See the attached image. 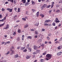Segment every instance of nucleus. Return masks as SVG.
Returning a JSON list of instances; mask_svg holds the SVG:
<instances>
[{
  "label": "nucleus",
  "instance_id": "f257e3e1",
  "mask_svg": "<svg viewBox=\"0 0 62 62\" xmlns=\"http://www.w3.org/2000/svg\"><path fill=\"white\" fill-rule=\"evenodd\" d=\"M52 56V55L51 54H47L46 55V57H47L46 59V60H49L50 59H51V57Z\"/></svg>",
  "mask_w": 62,
  "mask_h": 62
},
{
  "label": "nucleus",
  "instance_id": "f03ea898",
  "mask_svg": "<svg viewBox=\"0 0 62 62\" xmlns=\"http://www.w3.org/2000/svg\"><path fill=\"white\" fill-rule=\"evenodd\" d=\"M9 25L8 24H7L6 25V28H4V29H8L9 28Z\"/></svg>",
  "mask_w": 62,
  "mask_h": 62
},
{
  "label": "nucleus",
  "instance_id": "7ed1b4c3",
  "mask_svg": "<svg viewBox=\"0 0 62 62\" xmlns=\"http://www.w3.org/2000/svg\"><path fill=\"white\" fill-rule=\"evenodd\" d=\"M55 22L56 23H59L60 22V21L58 20V19L57 18H55Z\"/></svg>",
  "mask_w": 62,
  "mask_h": 62
},
{
  "label": "nucleus",
  "instance_id": "20e7f679",
  "mask_svg": "<svg viewBox=\"0 0 62 62\" xmlns=\"http://www.w3.org/2000/svg\"><path fill=\"white\" fill-rule=\"evenodd\" d=\"M62 52L61 51H60L57 53V55H58V56H61V54H62Z\"/></svg>",
  "mask_w": 62,
  "mask_h": 62
},
{
  "label": "nucleus",
  "instance_id": "39448f33",
  "mask_svg": "<svg viewBox=\"0 0 62 62\" xmlns=\"http://www.w3.org/2000/svg\"><path fill=\"white\" fill-rule=\"evenodd\" d=\"M31 58V55H27L26 56V59H28L30 58Z\"/></svg>",
  "mask_w": 62,
  "mask_h": 62
},
{
  "label": "nucleus",
  "instance_id": "423d86ee",
  "mask_svg": "<svg viewBox=\"0 0 62 62\" xmlns=\"http://www.w3.org/2000/svg\"><path fill=\"white\" fill-rule=\"evenodd\" d=\"M62 46H59L57 47V49H58V50H60L61 49H62Z\"/></svg>",
  "mask_w": 62,
  "mask_h": 62
},
{
  "label": "nucleus",
  "instance_id": "0eeeda50",
  "mask_svg": "<svg viewBox=\"0 0 62 62\" xmlns=\"http://www.w3.org/2000/svg\"><path fill=\"white\" fill-rule=\"evenodd\" d=\"M34 50H37L38 48V47L37 46L34 45Z\"/></svg>",
  "mask_w": 62,
  "mask_h": 62
},
{
  "label": "nucleus",
  "instance_id": "6e6552de",
  "mask_svg": "<svg viewBox=\"0 0 62 62\" xmlns=\"http://www.w3.org/2000/svg\"><path fill=\"white\" fill-rule=\"evenodd\" d=\"M51 22V20H46L45 22V23H49V22Z\"/></svg>",
  "mask_w": 62,
  "mask_h": 62
},
{
  "label": "nucleus",
  "instance_id": "1a4fd4ad",
  "mask_svg": "<svg viewBox=\"0 0 62 62\" xmlns=\"http://www.w3.org/2000/svg\"><path fill=\"white\" fill-rule=\"evenodd\" d=\"M40 16L42 18H43V17H44V15H43V14H40Z\"/></svg>",
  "mask_w": 62,
  "mask_h": 62
},
{
  "label": "nucleus",
  "instance_id": "9d476101",
  "mask_svg": "<svg viewBox=\"0 0 62 62\" xmlns=\"http://www.w3.org/2000/svg\"><path fill=\"white\" fill-rule=\"evenodd\" d=\"M23 3L25 4L26 3V0H22L21 1Z\"/></svg>",
  "mask_w": 62,
  "mask_h": 62
},
{
  "label": "nucleus",
  "instance_id": "9b49d317",
  "mask_svg": "<svg viewBox=\"0 0 62 62\" xmlns=\"http://www.w3.org/2000/svg\"><path fill=\"white\" fill-rule=\"evenodd\" d=\"M28 27V25L27 24H26L24 25V28H27Z\"/></svg>",
  "mask_w": 62,
  "mask_h": 62
},
{
  "label": "nucleus",
  "instance_id": "f8f14e48",
  "mask_svg": "<svg viewBox=\"0 0 62 62\" xmlns=\"http://www.w3.org/2000/svg\"><path fill=\"white\" fill-rule=\"evenodd\" d=\"M25 47H21V49L22 51L23 50H24V49H25Z\"/></svg>",
  "mask_w": 62,
  "mask_h": 62
},
{
  "label": "nucleus",
  "instance_id": "ddd939ff",
  "mask_svg": "<svg viewBox=\"0 0 62 62\" xmlns=\"http://www.w3.org/2000/svg\"><path fill=\"white\" fill-rule=\"evenodd\" d=\"M36 16L37 17L39 16V12H38L37 13Z\"/></svg>",
  "mask_w": 62,
  "mask_h": 62
},
{
  "label": "nucleus",
  "instance_id": "4468645a",
  "mask_svg": "<svg viewBox=\"0 0 62 62\" xmlns=\"http://www.w3.org/2000/svg\"><path fill=\"white\" fill-rule=\"evenodd\" d=\"M41 41H42V40L41 39H39L38 40L39 43H40Z\"/></svg>",
  "mask_w": 62,
  "mask_h": 62
},
{
  "label": "nucleus",
  "instance_id": "2eb2a0df",
  "mask_svg": "<svg viewBox=\"0 0 62 62\" xmlns=\"http://www.w3.org/2000/svg\"><path fill=\"white\" fill-rule=\"evenodd\" d=\"M11 51H12V53H11L12 54H15L14 51L13 50H11Z\"/></svg>",
  "mask_w": 62,
  "mask_h": 62
},
{
  "label": "nucleus",
  "instance_id": "dca6fc26",
  "mask_svg": "<svg viewBox=\"0 0 62 62\" xmlns=\"http://www.w3.org/2000/svg\"><path fill=\"white\" fill-rule=\"evenodd\" d=\"M39 52H40V50H37L36 51V53L37 54L39 53Z\"/></svg>",
  "mask_w": 62,
  "mask_h": 62
},
{
  "label": "nucleus",
  "instance_id": "f3484780",
  "mask_svg": "<svg viewBox=\"0 0 62 62\" xmlns=\"http://www.w3.org/2000/svg\"><path fill=\"white\" fill-rule=\"evenodd\" d=\"M5 24V23H4L0 25V27H2V26H3V25H4V24Z\"/></svg>",
  "mask_w": 62,
  "mask_h": 62
},
{
  "label": "nucleus",
  "instance_id": "a211bd4d",
  "mask_svg": "<svg viewBox=\"0 0 62 62\" xmlns=\"http://www.w3.org/2000/svg\"><path fill=\"white\" fill-rule=\"evenodd\" d=\"M35 33L36 35H38L39 34V32H38L37 31H35Z\"/></svg>",
  "mask_w": 62,
  "mask_h": 62
},
{
  "label": "nucleus",
  "instance_id": "6ab92c4d",
  "mask_svg": "<svg viewBox=\"0 0 62 62\" xmlns=\"http://www.w3.org/2000/svg\"><path fill=\"white\" fill-rule=\"evenodd\" d=\"M32 4L33 5H35V2H34L32 1Z\"/></svg>",
  "mask_w": 62,
  "mask_h": 62
},
{
  "label": "nucleus",
  "instance_id": "aec40b11",
  "mask_svg": "<svg viewBox=\"0 0 62 62\" xmlns=\"http://www.w3.org/2000/svg\"><path fill=\"white\" fill-rule=\"evenodd\" d=\"M35 30H36V28H34V29H31V31H35Z\"/></svg>",
  "mask_w": 62,
  "mask_h": 62
},
{
  "label": "nucleus",
  "instance_id": "412c9836",
  "mask_svg": "<svg viewBox=\"0 0 62 62\" xmlns=\"http://www.w3.org/2000/svg\"><path fill=\"white\" fill-rule=\"evenodd\" d=\"M51 5H48V6H46V8H50V7H51Z\"/></svg>",
  "mask_w": 62,
  "mask_h": 62
},
{
  "label": "nucleus",
  "instance_id": "4be33fe9",
  "mask_svg": "<svg viewBox=\"0 0 62 62\" xmlns=\"http://www.w3.org/2000/svg\"><path fill=\"white\" fill-rule=\"evenodd\" d=\"M19 57V56L18 55V54H17L15 55V57L16 58H18Z\"/></svg>",
  "mask_w": 62,
  "mask_h": 62
},
{
  "label": "nucleus",
  "instance_id": "5701e85b",
  "mask_svg": "<svg viewBox=\"0 0 62 62\" xmlns=\"http://www.w3.org/2000/svg\"><path fill=\"white\" fill-rule=\"evenodd\" d=\"M52 24L53 26H55V23L54 22L52 23Z\"/></svg>",
  "mask_w": 62,
  "mask_h": 62
},
{
  "label": "nucleus",
  "instance_id": "b1692460",
  "mask_svg": "<svg viewBox=\"0 0 62 62\" xmlns=\"http://www.w3.org/2000/svg\"><path fill=\"white\" fill-rule=\"evenodd\" d=\"M44 25L45 26H48V24L47 23H44Z\"/></svg>",
  "mask_w": 62,
  "mask_h": 62
},
{
  "label": "nucleus",
  "instance_id": "393cba45",
  "mask_svg": "<svg viewBox=\"0 0 62 62\" xmlns=\"http://www.w3.org/2000/svg\"><path fill=\"white\" fill-rule=\"evenodd\" d=\"M48 25L49 27H51L52 26V24H48Z\"/></svg>",
  "mask_w": 62,
  "mask_h": 62
},
{
  "label": "nucleus",
  "instance_id": "a878e982",
  "mask_svg": "<svg viewBox=\"0 0 62 62\" xmlns=\"http://www.w3.org/2000/svg\"><path fill=\"white\" fill-rule=\"evenodd\" d=\"M29 50H30V51L31 52V51L32 50H31V48H30L29 47L28 48Z\"/></svg>",
  "mask_w": 62,
  "mask_h": 62
},
{
  "label": "nucleus",
  "instance_id": "bb28decb",
  "mask_svg": "<svg viewBox=\"0 0 62 62\" xmlns=\"http://www.w3.org/2000/svg\"><path fill=\"white\" fill-rule=\"evenodd\" d=\"M28 39H31L32 37L31 36H29L27 37Z\"/></svg>",
  "mask_w": 62,
  "mask_h": 62
},
{
  "label": "nucleus",
  "instance_id": "cd10ccee",
  "mask_svg": "<svg viewBox=\"0 0 62 62\" xmlns=\"http://www.w3.org/2000/svg\"><path fill=\"white\" fill-rule=\"evenodd\" d=\"M47 5L46 4H45L43 5V7L44 8H45L46 7H47Z\"/></svg>",
  "mask_w": 62,
  "mask_h": 62
},
{
  "label": "nucleus",
  "instance_id": "c85d7f7f",
  "mask_svg": "<svg viewBox=\"0 0 62 62\" xmlns=\"http://www.w3.org/2000/svg\"><path fill=\"white\" fill-rule=\"evenodd\" d=\"M46 52H45V53H43V55H45L46 54Z\"/></svg>",
  "mask_w": 62,
  "mask_h": 62
},
{
  "label": "nucleus",
  "instance_id": "c756f323",
  "mask_svg": "<svg viewBox=\"0 0 62 62\" xmlns=\"http://www.w3.org/2000/svg\"><path fill=\"white\" fill-rule=\"evenodd\" d=\"M23 52H27V49H25L24 50H23Z\"/></svg>",
  "mask_w": 62,
  "mask_h": 62
},
{
  "label": "nucleus",
  "instance_id": "7c9ffc66",
  "mask_svg": "<svg viewBox=\"0 0 62 62\" xmlns=\"http://www.w3.org/2000/svg\"><path fill=\"white\" fill-rule=\"evenodd\" d=\"M17 40L18 41H20V38H17Z\"/></svg>",
  "mask_w": 62,
  "mask_h": 62
},
{
  "label": "nucleus",
  "instance_id": "2f4dec72",
  "mask_svg": "<svg viewBox=\"0 0 62 62\" xmlns=\"http://www.w3.org/2000/svg\"><path fill=\"white\" fill-rule=\"evenodd\" d=\"M52 35V34L51 33H50L49 34H48V36L49 37H51Z\"/></svg>",
  "mask_w": 62,
  "mask_h": 62
},
{
  "label": "nucleus",
  "instance_id": "473e14b6",
  "mask_svg": "<svg viewBox=\"0 0 62 62\" xmlns=\"http://www.w3.org/2000/svg\"><path fill=\"white\" fill-rule=\"evenodd\" d=\"M10 54V51H8V53L6 54H7V55L8 54Z\"/></svg>",
  "mask_w": 62,
  "mask_h": 62
},
{
  "label": "nucleus",
  "instance_id": "72a5a7b5",
  "mask_svg": "<svg viewBox=\"0 0 62 62\" xmlns=\"http://www.w3.org/2000/svg\"><path fill=\"white\" fill-rule=\"evenodd\" d=\"M33 12H35L36 11V10L32 9L31 10Z\"/></svg>",
  "mask_w": 62,
  "mask_h": 62
},
{
  "label": "nucleus",
  "instance_id": "f704fd0d",
  "mask_svg": "<svg viewBox=\"0 0 62 62\" xmlns=\"http://www.w3.org/2000/svg\"><path fill=\"white\" fill-rule=\"evenodd\" d=\"M1 10H2V11H5V9L4 8H2L1 9Z\"/></svg>",
  "mask_w": 62,
  "mask_h": 62
},
{
  "label": "nucleus",
  "instance_id": "c9c22d12",
  "mask_svg": "<svg viewBox=\"0 0 62 62\" xmlns=\"http://www.w3.org/2000/svg\"><path fill=\"white\" fill-rule=\"evenodd\" d=\"M14 4H16V0H14Z\"/></svg>",
  "mask_w": 62,
  "mask_h": 62
},
{
  "label": "nucleus",
  "instance_id": "e433bc0d",
  "mask_svg": "<svg viewBox=\"0 0 62 62\" xmlns=\"http://www.w3.org/2000/svg\"><path fill=\"white\" fill-rule=\"evenodd\" d=\"M20 12V8H18V12Z\"/></svg>",
  "mask_w": 62,
  "mask_h": 62
},
{
  "label": "nucleus",
  "instance_id": "4c0bfd02",
  "mask_svg": "<svg viewBox=\"0 0 62 62\" xmlns=\"http://www.w3.org/2000/svg\"><path fill=\"white\" fill-rule=\"evenodd\" d=\"M52 10H50L49 11V14H51V12H52Z\"/></svg>",
  "mask_w": 62,
  "mask_h": 62
},
{
  "label": "nucleus",
  "instance_id": "58836bf2",
  "mask_svg": "<svg viewBox=\"0 0 62 62\" xmlns=\"http://www.w3.org/2000/svg\"><path fill=\"white\" fill-rule=\"evenodd\" d=\"M22 20H23L24 21H26V19L24 18H22Z\"/></svg>",
  "mask_w": 62,
  "mask_h": 62
},
{
  "label": "nucleus",
  "instance_id": "ea45409f",
  "mask_svg": "<svg viewBox=\"0 0 62 62\" xmlns=\"http://www.w3.org/2000/svg\"><path fill=\"white\" fill-rule=\"evenodd\" d=\"M40 62H44V59H42L40 60Z\"/></svg>",
  "mask_w": 62,
  "mask_h": 62
},
{
  "label": "nucleus",
  "instance_id": "a19ab883",
  "mask_svg": "<svg viewBox=\"0 0 62 62\" xmlns=\"http://www.w3.org/2000/svg\"><path fill=\"white\" fill-rule=\"evenodd\" d=\"M9 12H12V9H10L9 10Z\"/></svg>",
  "mask_w": 62,
  "mask_h": 62
},
{
  "label": "nucleus",
  "instance_id": "79ce46f5",
  "mask_svg": "<svg viewBox=\"0 0 62 62\" xmlns=\"http://www.w3.org/2000/svg\"><path fill=\"white\" fill-rule=\"evenodd\" d=\"M18 33H21V30H18Z\"/></svg>",
  "mask_w": 62,
  "mask_h": 62
},
{
  "label": "nucleus",
  "instance_id": "37998d69",
  "mask_svg": "<svg viewBox=\"0 0 62 62\" xmlns=\"http://www.w3.org/2000/svg\"><path fill=\"white\" fill-rule=\"evenodd\" d=\"M33 54H37V52H34L33 53Z\"/></svg>",
  "mask_w": 62,
  "mask_h": 62
},
{
  "label": "nucleus",
  "instance_id": "c03bdc74",
  "mask_svg": "<svg viewBox=\"0 0 62 62\" xmlns=\"http://www.w3.org/2000/svg\"><path fill=\"white\" fill-rule=\"evenodd\" d=\"M45 46V45L44 44H43L41 45V46H42V47H44Z\"/></svg>",
  "mask_w": 62,
  "mask_h": 62
},
{
  "label": "nucleus",
  "instance_id": "a18cd8bd",
  "mask_svg": "<svg viewBox=\"0 0 62 62\" xmlns=\"http://www.w3.org/2000/svg\"><path fill=\"white\" fill-rule=\"evenodd\" d=\"M47 39H48V40H49L50 39V38H49V37L48 36L47 37Z\"/></svg>",
  "mask_w": 62,
  "mask_h": 62
},
{
  "label": "nucleus",
  "instance_id": "49530a36",
  "mask_svg": "<svg viewBox=\"0 0 62 62\" xmlns=\"http://www.w3.org/2000/svg\"><path fill=\"white\" fill-rule=\"evenodd\" d=\"M29 44H28L27 45V46L26 47V48H27H27H29Z\"/></svg>",
  "mask_w": 62,
  "mask_h": 62
},
{
  "label": "nucleus",
  "instance_id": "de8ad7c7",
  "mask_svg": "<svg viewBox=\"0 0 62 62\" xmlns=\"http://www.w3.org/2000/svg\"><path fill=\"white\" fill-rule=\"evenodd\" d=\"M25 14H27V15H28V11H26V12Z\"/></svg>",
  "mask_w": 62,
  "mask_h": 62
},
{
  "label": "nucleus",
  "instance_id": "09e8293b",
  "mask_svg": "<svg viewBox=\"0 0 62 62\" xmlns=\"http://www.w3.org/2000/svg\"><path fill=\"white\" fill-rule=\"evenodd\" d=\"M60 12V10H57L56 11V12H57V13H58Z\"/></svg>",
  "mask_w": 62,
  "mask_h": 62
},
{
  "label": "nucleus",
  "instance_id": "8fccbe9b",
  "mask_svg": "<svg viewBox=\"0 0 62 62\" xmlns=\"http://www.w3.org/2000/svg\"><path fill=\"white\" fill-rule=\"evenodd\" d=\"M10 8H8L7 9V10H8V11L10 10Z\"/></svg>",
  "mask_w": 62,
  "mask_h": 62
},
{
  "label": "nucleus",
  "instance_id": "3c124183",
  "mask_svg": "<svg viewBox=\"0 0 62 62\" xmlns=\"http://www.w3.org/2000/svg\"><path fill=\"white\" fill-rule=\"evenodd\" d=\"M29 3L28 2H26V5H25L26 6H27V5H28Z\"/></svg>",
  "mask_w": 62,
  "mask_h": 62
},
{
  "label": "nucleus",
  "instance_id": "603ef678",
  "mask_svg": "<svg viewBox=\"0 0 62 62\" xmlns=\"http://www.w3.org/2000/svg\"><path fill=\"white\" fill-rule=\"evenodd\" d=\"M16 35V32H14L13 33V35L14 36H15Z\"/></svg>",
  "mask_w": 62,
  "mask_h": 62
},
{
  "label": "nucleus",
  "instance_id": "864d4df0",
  "mask_svg": "<svg viewBox=\"0 0 62 62\" xmlns=\"http://www.w3.org/2000/svg\"><path fill=\"white\" fill-rule=\"evenodd\" d=\"M35 56H36V55H33L32 57L33 58H35Z\"/></svg>",
  "mask_w": 62,
  "mask_h": 62
},
{
  "label": "nucleus",
  "instance_id": "5fc2aeb1",
  "mask_svg": "<svg viewBox=\"0 0 62 62\" xmlns=\"http://www.w3.org/2000/svg\"><path fill=\"white\" fill-rule=\"evenodd\" d=\"M54 28L55 29H57V26H56L55 27H54Z\"/></svg>",
  "mask_w": 62,
  "mask_h": 62
},
{
  "label": "nucleus",
  "instance_id": "6e6d98bb",
  "mask_svg": "<svg viewBox=\"0 0 62 62\" xmlns=\"http://www.w3.org/2000/svg\"><path fill=\"white\" fill-rule=\"evenodd\" d=\"M54 5L52 4L51 5V8H53V7H54Z\"/></svg>",
  "mask_w": 62,
  "mask_h": 62
},
{
  "label": "nucleus",
  "instance_id": "4d7b16f0",
  "mask_svg": "<svg viewBox=\"0 0 62 62\" xmlns=\"http://www.w3.org/2000/svg\"><path fill=\"white\" fill-rule=\"evenodd\" d=\"M17 8H14V10H15V11H16L17 10Z\"/></svg>",
  "mask_w": 62,
  "mask_h": 62
},
{
  "label": "nucleus",
  "instance_id": "13d9d810",
  "mask_svg": "<svg viewBox=\"0 0 62 62\" xmlns=\"http://www.w3.org/2000/svg\"><path fill=\"white\" fill-rule=\"evenodd\" d=\"M42 31H45V29H42Z\"/></svg>",
  "mask_w": 62,
  "mask_h": 62
},
{
  "label": "nucleus",
  "instance_id": "bf43d9fd",
  "mask_svg": "<svg viewBox=\"0 0 62 62\" xmlns=\"http://www.w3.org/2000/svg\"><path fill=\"white\" fill-rule=\"evenodd\" d=\"M2 18V16L1 15H0V18Z\"/></svg>",
  "mask_w": 62,
  "mask_h": 62
},
{
  "label": "nucleus",
  "instance_id": "052dcab7",
  "mask_svg": "<svg viewBox=\"0 0 62 62\" xmlns=\"http://www.w3.org/2000/svg\"><path fill=\"white\" fill-rule=\"evenodd\" d=\"M56 7H57V8H58V7H59V6H58V5L56 4Z\"/></svg>",
  "mask_w": 62,
  "mask_h": 62
},
{
  "label": "nucleus",
  "instance_id": "680f3d73",
  "mask_svg": "<svg viewBox=\"0 0 62 62\" xmlns=\"http://www.w3.org/2000/svg\"><path fill=\"white\" fill-rule=\"evenodd\" d=\"M10 43V42L9 41H8V42H7V43L8 44H9V43Z\"/></svg>",
  "mask_w": 62,
  "mask_h": 62
},
{
  "label": "nucleus",
  "instance_id": "e2e57ef3",
  "mask_svg": "<svg viewBox=\"0 0 62 62\" xmlns=\"http://www.w3.org/2000/svg\"><path fill=\"white\" fill-rule=\"evenodd\" d=\"M24 35H23L22 36V38H24Z\"/></svg>",
  "mask_w": 62,
  "mask_h": 62
},
{
  "label": "nucleus",
  "instance_id": "0e129e2a",
  "mask_svg": "<svg viewBox=\"0 0 62 62\" xmlns=\"http://www.w3.org/2000/svg\"><path fill=\"white\" fill-rule=\"evenodd\" d=\"M48 43H49V44H51L52 42H51V41H49L48 42Z\"/></svg>",
  "mask_w": 62,
  "mask_h": 62
},
{
  "label": "nucleus",
  "instance_id": "69168bd1",
  "mask_svg": "<svg viewBox=\"0 0 62 62\" xmlns=\"http://www.w3.org/2000/svg\"><path fill=\"white\" fill-rule=\"evenodd\" d=\"M41 34H40L38 36L39 37H40L41 36Z\"/></svg>",
  "mask_w": 62,
  "mask_h": 62
},
{
  "label": "nucleus",
  "instance_id": "338daca9",
  "mask_svg": "<svg viewBox=\"0 0 62 62\" xmlns=\"http://www.w3.org/2000/svg\"><path fill=\"white\" fill-rule=\"evenodd\" d=\"M43 6H42L41 7V9H43Z\"/></svg>",
  "mask_w": 62,
  "mask_h": 62
},
{
  "label": "nucleus",
  "instance_id": "774afa93",
  "mask_svg": "<svg viewBox=\"0 0 62 62\" xmlns=\"http://www.w3.org/2000/svg\"><path fill=\"white\" fill-rule=\"evenodd\" d=\"M61 24H59L58 25V26L59 27H60V26H61Z\"/></svg>",
  "mask_w": 62,
  "mask_h": 62
}]
</instances>
